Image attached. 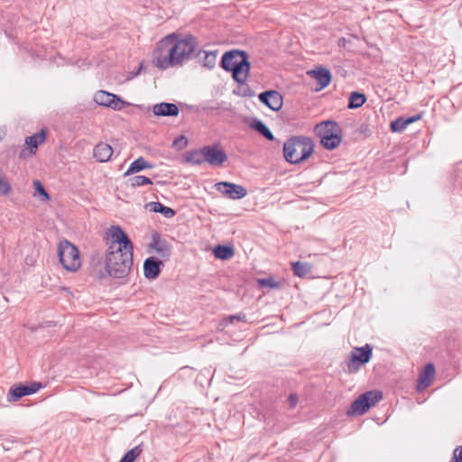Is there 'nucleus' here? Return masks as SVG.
<instances>
[{
    "instance_id": "f257e3e1",
    "label": "nucleus",
    "mask_w": 462,
    "mask_h": 462,
    "mask_svg": "<svg viewBox=\"0 0 462 462\" xmlns=\"http://www.w3.org/2000/svg\"><path fill=\"white\" fill-rule=\"evenodd\" d=\"M133 267V251H107L105 258V268L97 269L94 272L98 279L108 277L124 279L128 276Z\"/></svg>"
},
{
    "instance_id": "f03ea898",
    "label": "nucleus",
    "mask_w": 462,
    "mask_h": 462,
    "mask_svg": "<svg viewBox=\"0 0 462 462\" xmlns=\"http://www.w3.org/2000/svg\"><path fill=\"white\" fill-rule=\"evenodd\" d=\"M220 67L232 73V79L238 84H245L248 79L251 62L245 51L231 50L226 51L220 61Z\"/></svg>"
},
{
    "instance_id": "7ed1b4c3",
    "label": "nucleus",
    "mask_w": 462,
    "mask_h": 462,
    "mask_svg": "<svg viewBox=\"0 0 462 462\" xmlns=\"http://www.w3.org/2000/svg\"><path fill=\"white\" fill-rule=\"evenodd\" d=\"M197 45V39L191 34L180 38L171 33L160 41V48H169L177 59L178 65H182L186 60L194 58Z\"/></svg>"
},
{
    "instance_id": "20e7f679",
    "label": "nucleus",
    "mask_w": 462,
    "mask_h": 462,
    "mask_svg": "<svg viewBox=\"0 0 462 462\" xmlns=\"http://www.w3.org/2000/svg\"><path fill=\"white\" fill-rule=\"evenodd\" d=\"M314 151L311 138L293 135L283 143L282 152L285 161L291 164H299L306 161Z\"/></svg>"
},
{
    "instance_id": "39448f33",
    "label": "nucleus",
    "mask_w": 462,
    "mask_h": 462,
    "mask_svg": "<svg viewBox=\"0 0 462 462\" xmlns=\"http://www.w3.org/2000/svg\"><path fill=\"white\" fill-rule=\"evenodd\" d=\"M314 131L320 138V143L327 150L332 151L336 149L342 142L343 130L336 121H323L316 125Z\"/></svg>"
},
{
    "instance_id": "423d86ee",
    "label": "nucleus",
    "mask_w": 462,
    "mask_h": 462,
    "mask_svg": "<svg viewBox=\"0 0 462 462\" xmlns=\"http://www.w3.org/2000/svg\"><path fill=\"white\" fill-rule=\"evenodd\" d=\"M58 256L60 263L67 271L76 272L81 266L79 249L67 239L59 243Z\"/></svg>"
},
{
    "instance_id": "0eeeda50",
    "label": "nucleus",
    "mask_w": 462,
    "mask_h": 462,
    "mask_svg": "<svg viewBox=\"0 0 462 462\" xmlns=\"http://www.w3.org/2000/svg\"><path fill=\"white\" fill-rule=\"evenodd\" d=\"M382 399L383 393L380 391L374 390L365 392L352 402L347 411V414L350 416L363 415Z\"/></svg>"
},
{
    "instance_id": "6e6552de",
    "label": "nucleus",
    "mask_w": 462,
    "mask_h": 462,
    "mask_svg": "<svg viewBox=\"0 0 462 462\" xmlns=\"http://www.w3.org/2000/svg\"><path fill=\"white\" fill-rule=\"evenodd\" d=\"M373 356V347L365 344L361 347H355L348 356L347 369L349 373H356L362 365L367 364Z\"/></svg>"
},
{
    "instance_id": "1a4fd4ad",
    "label": "nucleus",
    "mask_w": 462,
    "mask_h": 462,
    "mask_svg": "<svg viewBox=\"0 0 462 462\" xmlns=\"http://www.w3.org/2000/svg\"><path fill=\"white\" fill-rule=\"evenodd\" d=\"M107 236H110L111 243L108 245L107 251H133L134 245L131 239L127 236L125 231L119 226H112Z\"/></svg>"
},
{
    "instance_id": "9d476101",
    "label": "nucleus",
    "mask_w": 462,
    "mask_h": 462,
    "mask_svg": "<svg viewBox=\"0 0 462 462\" xmlns=\"http://www.w3.org/2000/svg\"><path fill=\"white\" fill-rule=\"evenodd\" d=\"M42 387L39 382H32L30 384H14L13 385L7 393V401L9 402H14L19 401L22 397L33 394Z\"/></svg>"
},
{
    "instance_id": "9b49d317",
    "label": "nucleus",
    "mask_w": 462,
    "mask_h": 462,
    "mask_svg": "<svg viewBox=\"0 0 462 462\" xmlns=\"http://www.w3.org/2000/svg\"><path fill=\"white\" fill-rule=\"evenodd\" d=\"M94 101L103 106L111 107L115 110H121L125 104L117 95L98 90L94 95Z\"/></svg>"
},
{
    "instance_id": "f8f14e48",
    "label": "nucleus",
    "mask_w": 462,
    "mask_h": 462,
    "mask_svg": "<svg viewBox=\"0 0 462 462\" xmlns=\"http://www.w3.org/2000/svg\"><path fill=\"white\" fill-rule=\"evenodd\" d=\"M217 191L231 199H240L246 196V189L238 184L228 181H220L215 185Z\"/></svg>"
},
{
    "instance_id": "ddd939ff",
    "label": "nucleus",
    "mask_w": 462,
    "mask_h": 462,
    "mask_svg": "<svg viewBox=\"0 0 462 462\" xmlns=\"http://www.w3.org/2000/svg\"><path fill=\"white\" fill-rule=\"evenodd\" d=\"M177 59L171 54L169 48H160V42L154 52V64L161 69H166L169 67L178 66Z\"/></svg>"
},
{
    "instance_id": "4468645a",
    "label": "nucleus",
    "mask_w": 462,
    "mask_h": 462,
    "mask_svg": "<svg viewBox=\"0 0 462 462\" xmlns=\"http://www.w3.org/2000/svg\"><path fill=\"white\" fill-rule=\"evenodd\" d=\"M206 162L212 166H221L227 161V154L217 144L204 146Z\"/></svg>"
},
{
    "instance_id": "2eb2a0df",
    "label": "nucleus",
    "mask_w": 462,
    "mask_h": 462,
    "mask_svg": "<svg viewBox=\"0 0 462 462\" xmlns=\"http://www.w3.org/2000/svg\"><path fill=\"white\" fill-rule=\"evenodd\" d=\"M259 100L273 111H279L282 107V96L276 90H267L259 94Z\"/></svg>"
},
{
    "instance_id": "dca6fc26",
    "label": "nucleus",
    "mask_w": 462,
    "mask_h": 462,
    "mask_svg": "<svg viewBox=\"0 0 462 462\" xmlns=\"http://www.w3.org/2000/svg\"><path fill=\"white\" fill-rule=\"evenodd\" d=\"M164 266L163 262L156 257L151 256L143 263V274L148 280L156 279Z\"/></svg>"
},
{
    "instance_id": "f3484780",
    "label": "nucleus",
    "mask_w": 462,
    "mask_h": 462,
    "mask_svg": "<svg viewBox=\"0 0 462 462\" xmlns=\"http://www.w3.org/2000/svg\"><path fill=\"white\" fill-rule=\"evenodd\" d=\"M150 247L153 248L156 253L162 258L168 259L171 255V246L168 242L161 238L158 232L152 234V242Z\"/></svg>"
},
{
    "instance_id": "a211bd4d",
    "label": "nucleus",
    "mask_w": 462,
    "mask_h": 462,
    "mask_svg": "<svg viewBox=\"0 0 462 462\" xmlns=\"http://www.w3.org/2000/svg\"><path fill=\"white\" fill-rule=\"evenodd\" d=\"M308 74L318 81L319 85V89L325 88L331 82L332 75L330 70L327 68L318 67L316 69L308 71Z\"/></svg>"
},
{
    "instance_id": "6ab92c4d",
    "label": "nucleus",
    "mask_w": 462,
    "mask_h": 462,
    "mask_svg": "<svg viewBox=\"0 0 462 462\" xmlns=\"http://www.w3.org/2000/svg\"><path fill=\"white\" fill-rule=\"evenodd\" d=\"M152 112L156 116H177L180 109L173 103L162 102L153 106Z\"/></svg>"
},
{
    "instance_id": "aec40b11",
    "label": "nucleus",
    "mask_w": 462,
    "mask_h": 462,
    "mask_svg": "<svg viewBox=\"0 0 462 462\" xmlns=\"http://www.w3.org/2000/svg\"><path fill=\"white\" fill-rule=\"evenodd\" d=\"M435 375V366L432 363L427 364L420 373L417 389L423 390L429 387Z\"/></svg>"
},
{
    "instance_id": "412c9836",
    "label": "nucleus",
    "mask_w": 462,
    "mask_h": 462,
    "mask_svg": "<svg viewBox=\"0 0 462 462\" xmlns=\"http://www.w3.org/2000/svg\"><path fill=\"white\" fill-rule=\"evenodd\" d=\"M112 154V146L106 143H98L93 149V156L99 162H106L109 161Z\"/></svg>"
},
{
    "instance_id": "4be33fe9",
    "label": "nucleus",
    "mask_w": 462,
    "mask_h": 462,
    "mask_svg": "<svg viewBox=\"0 0 462 462\" xmlns=\"http://www.w3.org/2000/svg\"><path fill=\"white\" fill-rule=\"evenodd\" d=\"M153 165L147 162L143 157L140 156L136 160H134L127 169V171L124 173V176H129L135 173H138L145 169H152Z\"/></svg>"
},
{
    "instance_id": "5701e85b",
    "label": "nucleus",
    "mask_w": 462,
    "mask_h": 462,
    "mask_svg": "<svg viewBox=\"0 0 462 462\" xmlns=\"http://www.w3.org/2000/svg\"><path fill=\"white\" fill-rule=\"evenodd\" d=\"M145 208L152 212L161 213L167 218H171L176 214L173 208L166 207L159 201L149 202L145 205Z\"/></svg>"
},
{
    "instance_id": "b1692460",
    "label": "nucleus",
    "mask_w": 462,
    "mask_h": 462,
    "mask_svg": "<svg viewBox=\"0 0 462 462\" xmlns=\"http://www.w3.org/2000/svg\"><path fill=\"white\" fill-rule=\"evenodd\" d=\"M184 160L188 163L200 165L206 162L204 146L200 149L189 151L184 155Z\"/></svg>"
},
{
    "instance_id": "393cba45",
    "label": "nucleus",
    "mask_w": 462,
    "mask_h": 462,
    "mask_svg": "<svg viewBox=\"0 0 462 462\" xmlns=\"http://www.w3.org/2000/svg\"><path fill=\"white\" fill-rule=\"evenodd\" d=\"M250 127L263 135L269 141H274V135L269 129V127L260 119L254 118L250 124Z\"/></svg>"
},
{
    "instance_id": "a878e982",
    "label": "nucleus",
    "mask_w": 462,
    "mask_h": 462,
    "mask_svg": "<svg viewBox=\"0 0 462 462\" xmlns=\"http://www.w3.org/2000/svg\"><path fill=\"white\" fill-rule=\"evenodd\" d=\"M46 139V132L45 130H42L41 132L34 134L31 136L26 137L25 143L30 148V153L34 154L37 147L42 144Z\"/></svg>"
},
{
    "instance_id": "bb28decb",
    "label": "nucleus",
    "mask_w": 462,
    "mask_h": 462,
    "mask_svg": "<svg viewBox=\"0 0 462 462\" xmlns=\"http://www.w3.org/2000/svg\"><path fill=\"white\" fill-rule=\"evenodd\" d=\"M213 254L217 259L227 260L234 256L235 250L231 245H218L215 246Z\"/></svg>"
},
{
    "instance_id": "cd10ccee",
    "label": "nucleus",
    "mask_w": 462,
    "mask_h": 462,
    "mask_svg": "<svg viewBox=\"0 0 462 462\" xmlns=\"http://www.w3.org/2000/svg\"><path fill=\"white\" fill-rule=\"evenodd\" d=\"M201 54H203V58L201 60L203 66L208 69H213L216 65L217 51H199L195 53L194 58H200Z\"/></svg>"
},
{
    "instance_id": "c85d7f7f",
    "label": "nucleus",
    "mask_w": 462,
    "mask_h": 462,
    "mask_svg": "<svg viewBox=\"0 0 462 462\" xmlns=\"http://www.w3.org/2000/svg\"><path fill=\"white\" fill-rule=\"evenodd\" d=\"M294 275L303 278L311 273L312 265L309 263L295 262L291 263Z\"/></svg>"
},
{
    "instance_id": "c756f323",
    "label": "nucleus",
    "mask_w": 462,
    "mask_h": 462,
    "mask_svg": "<svg viewBox=\"0 0 462 462\" xmlns=\"http://www.w3.org/2000/svg\"><path fill=\"white\" fill-rule=\"evenodd\" d=\"M366 101L365 94L354 91L350 94L348 98L347 107L350 109H356L361 107Z\"/></svg>"
},
{
    "instance_id": "7c9ffc66",
    "label": "nucleus",
    "mask_w": 462,
    "mask_h": 462,
    "mask_svg": "<svg viewBox=\"0 0 462 462\" xmlns=\"http://www.w3.org/2000/svg\"><path fill=\"white\" fill-rule=\"evenodd\" d=\"M128 182L132 188H137L143 185L152 184V181L150 178L142 175H136L128 180Z\"/></svg>"
},
{
    "instance_id": "2f4dec72",
    "label": "nucleus",
    "mask_w": 462,
    "mask_h": 462,
    "mask_svg": "<svg viewBox=\"0 0 462 462\" xmlns=\"http://www.w3.org/2000/svg\"><path fill=\"white\" fill-rule=\"evenodd\" d=\"M141 446H136L128 450L119 462H134L142 454Z\"/></svg>"
},
{
    "instance_id": "473e14b6",
    "label": "nucleus",
    "mask_w": 462,
    "mask_h": 462,
    "mask_svg": "<svg viewBox=\"0 0 462 462\" xmlns=\"http://www.w3.org/2000/svg\"><path fill=\"white\" fill-rule=\"evenodd\" d=\"M407 127V123L404 117H398L396 120L391 122L390 129L394 133H401Z\"/></svg>"
},
{
    "instance_id": "72a5a7b5",
    "label": "nucleus",
    "mask_w": 462,
    "mask_h": 462,
    "mask_svg": "<svg viewBox=\"0 0 462 462\" xmlns=\"http://www.w3.org/2000/svg\"><path fill=\"white\" fill-rule=\"evenodd\" d=\"M11 191V185L5 176L0 173V196H6Z\"/></svg>"
},
{
    "instance_id": "f704fd0d",
    "label": "nucleus",
    "mask_w": 462,
    "mask_h": 462,
    "mask_svg": "<svg viewBox=\"0 0 462 462\" xmlns=\"http://www.w3.org/2000/svg\"><path fill=\"white\" fill-rule=\"evenodd\" d=\"M33 186H34L35 191L38 193V195L40 197H42L44 200L50 199V196H49L48 192L46 191L45 188L43 187V185L41 183L40 180H34Z\"/></svg>"
},
{
    "instance_id": "c9c22d12",
    "label": "nucleus",
    "mask_w": 462,
    "mask_h": 462,
    "mask_svg": "<svg viewBox=\"0 0 462 462\" xmlns=\"http://www.w3.org/2000/svg\"><path fill=\"white\" fill-rule=\"evenodd\" d=\"M258 283L262 287H267L271 289L279 288L280 284L273 278H263L258 280Z\"/></svg>"
},
{
    "instance_id": "e433bc0d",
    "label": "nucleus",
    "mask_w": 462,
    "mask_h": 462,
    "mask_svg": "<svg viewBox=\"0 0 462 462\" xmlns=\"http://www.w3.org/2000/svg\"><path fill=\"white\" fill-rule=\"evenodd\" d=\"M451 462H462V446L454 449Z\"/></svg>"
},
{
    "instance_id": "4c0bfd02",
    "label": "nucleus",
    "mask_w": 462,
    "mask_h": 462,
    "mask_svg": "<svg viewBox=\"0 0 462 462\" xmlns=\"http://www.w3.org/2000/svg\"><path fill=\"white\" fill-rule=\"evenodd\" d=\"M179 144H182L183 146H186L188 144V140L186 139V137L184 135H181L173 141L174 146H178ZM181 147L182 146L180 145V148H181Z\"/></svg>"
},
{
    "instance_id": "58836bf2",
    "label": "nucleus",
    "mask_w": 462,
    "mask_h": 462,
    "mask_svg": "<svg viewBox=\"0 0 462 462\" xmlns=\"http://www.w3.org/2000/svg\"><path fill=\"white\" fill-rule=\"evenodd\" d=\"M288 401L290 402V406L291 408H294L297 405V403H298L299 397H298V395L296 393H291L289 395Z\"/></svg>"
},
{
    "instance_id": "ea45409f",
    "label": "nucleus",
    "mask_w": 462,
    "mask_h": 462,
    "mask_svg": "<svg viewBox=\"0 0 462 462\" xmlns=\"http://www.w3.org/2000/svg\"><path fill=\"white\" fill-rule=\"evenodd\" d=\"M143 69V62L139 64V67L136 71L131 72L127 76V79L130 80V79H133L134 78L137 77L142 72Z\"/></svg>"
},
{
    "instance_id": "a19ab883",
    "label": "nucleus",
    "mask_w": 462,
    "mask_h": 462,
    "mask_svg": "<svg viewBox=\"0 0 462 462\" xmlns=\"http://www.w3.org/2000/svg\"><path fill=\"white\" fill-rule=\"evenodd\" d=\"M421 118V115L418 114L412 116H409L407 118H404L405 123H407V126Z\"/></svg>"
},
{
    "instance_id": "79ce46f5",
    "label": "nucleus",
    "mask_w": 462,
    "mask_h": 462,
    "mask_svg": "<svg viewBox=\"0 0 462 462\" xmlns=\"http://www.w3.org/2000/svg\"><path fill=\"white\" fill-rule=\"evenodd\" d=\"M96 259L97 260V264H99L101 262V256L99 255L98 253H96L95 254L92 255V258H91L92 263H94L96 261Z\"/></svg>"
},
{
    "instance_id": "37998d69",
    "label": "nucleus",
    "mask_w": 462,
    "mask_h": 462,
    "mask_svg": "<svg viewBox=\"0 0 462 462\" xmlns=\"http://www.w3.org/2000/svg\"><path fill=\"white\" fill-rule=\"evenodd\" d=\"M235 318H236V316H235V315H231V316L227 317L226 319H224V322H225L226 324H227V323H233V322L236 320V319H235Z\"/></svg>"
},
{
    "instance_id": "c03bdc74",
    "label": "nucleus",
    "mask_w": 462,
    "mask_h": 462,
    "mask_svg": "<svg viewBox=\"0 0 462 462\" xmlns=\"http://www.w3.org/2000/svg\"><path fill=\"white\" fill-rule=\"evenodd\" d=\"M236 316V320L237 321H243L245 322V314H239V315H235Z\"/></svg>"
},
{
    "instance_id": "a18cd8bd",
    "label": "nucleus",
    "mask_w": 462,
    "mask_h": 462,
    "mask_svg": "<svg viewBox=\"0 0 462 462\" xmlns=\"http://www.w3.org/2000/svg\"><path fill=\"white\" fill-rule=\"evenodd\" d=\"M19 157H20V158H23V157H24V150H23V151L20 152Z\"/></svg>"
},
{
    "instance_id": "49530a36",
    "label": "nucleus",
    "mask_w": 462,
    "mask_h": 462,
    "mask_svg": "<svg viewBox=\"0 0 462 462\" xmlns=\"http://www.w3.org/2000/svg\"><path fill=\"white\" fill-rule=\"evenodd\" d=\"M3 134H4V132L2 130H0V140L2 139Z\"/></svg>"
}]
</instances>
